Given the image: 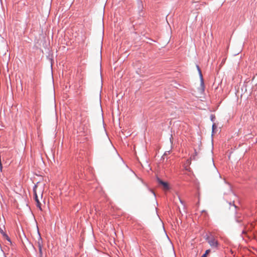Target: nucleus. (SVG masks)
<instances>
[{"instance_id":"6","label":"nucleus","mask_w":257,"mask_h":257,"mask_svg":"<svg viewBox=\"0 0 257 257\" xmlns=\"http://www.w3.org/2000/svg\"><path fill=\"white\" fill-rule=\"evenodd\" d=\"M37 243H38V247H40V246L41 247H43L42 238L41 237L39 238Z\"/></svg>"},{"instance_id":"8","label":"nucleus","mask_w":257,"mask_h":257,"mask_svg":"<svg viewBox=\"0 0 257 257\" xmlns=\"http://www.w3.org/2000/svg\"><path fill=\"white\" fill-rule=\"evenodd\" d=\"M210 252V249H207L205 251V252L204 254H205V257L207 256V255Z\"/></svg>"},{"instance_id":"5","label":"nucleus","mask_w":257,"mask_h":257,"mask_svg":"<svg viewBox=\"0 0 257 257\" xmlns=\"http://www.w3.org/2000/svg\"><path fill=\"white\" fill-rule=\"evenodd\" d=\"M197 67L198 70V71H199V73L200 74V78H201V84H200V92L202 93L204 91V82H203V77H202V75L201 74V70L199 68V66H197Z\"/></svg>"},{"instance_id":"2","label":"nucleus","mask_w":257,"mask_h":257,"mask_svg":"<svg viewBox=\"0 0 257 257\" xmlns=\"http://www.w3.org/2000/svg\"><path fill=\"white\" fill-rule=\"evenodd\" d=\"M208 242L209 245L214 247H216L218 246L217 240L213 236L208 237L207 238Z\"/></svg>"},{"instance_id":"11","label":"nucleus","mask_w":257,"mask_h":257,"mask_svg":"<svg viewBox=\"0 0 257 257\" xmlns=\"http://www.w3.org/2000/svg\"><path fill=\"white\" fill-rule=\"evenodd\" d=\"M178 198H179V200H180V202H181V203H183V201H182V200H181V199L179 197H178Z\"/></svg>"},{"instance_id":"1","label":"nucleus","mask_w":257,"mask_h":257,"mask_svg":"<svg viewBox=\"0 0 257 257\" xmlns=\"http://www.w3.org/2000/svg\"><path fill=\"white\" fill-rule=\"evenodd\" d=\"M89 124L87 118L82 119L81 124L79 127L80 132L83 133L84 135H86L90 133Z\"/></svg>"},{"instance_id":"3","label":"nucleus","mask_w":257,"mask_h":257,"mask_svg":"<svg viewBox=\"0 0 257 257\" xmlns=\"http://www.w3.org/2000/svg\"><path fill=\"white\" fill-rule=\"evenodd\" d=\"M37 186L35 185L34 186V189H33L34 196H35V200L37 203V206L38 207H39L40 210H42L41 206H40L41 203L40 202V201L39 200L38 196L37 193Z\"/></svg>"},{"instance_id":"7","label":"nucleus","mask_w":257,"mask_h":257,"mask_svg":"<svg viewBox=\"0 0 257 257\" xmlns=\"http://www.w3.org/2000/svg\"><path fill=\"white\" fill-rule=\"evenodd\" d=\"M39 251L40 253V257H42L43 256V252H42V247H41L40 246V247H39Z\"/></svg>"},{"instance_id":"4","label":"nucleus","mask_w":257,"mask_h":257,"mask_svg":"<svg viewBox=\"0 0 257 257\" xmlns=\"http://www.w3.org/2000/svg\"><path fill=\"white\" fill-rule=\"evenodd\" d=\"M157 181L158 183L162 185L163 187V188L164 190H168L169 189V184L167 182H164L162 180H161L159 178H157Z\"/></svg>"},{"instance_id":"9","label":"nucleus","mask_w":257,"mask_h":257,"mask_svg":"<svg viewBox=\"0 0 257 257\" xmlns=\"http://www.w3.org/2000/svg\"><path fill=\"white\" fill-rule=\"evenodd\" d=\"M216 128V125L215 124L212 125V132H214V129Z\"/></svg>"},{"instance_id":"10","label":"nucleus","mask_w":257,"mask_h":257,"mask_svg":"<svg viewBox=\"0 0 257 257\" xmlns=\"http://www.w3.org/2000/svg\"><path fill=\"white\" fill-rule=\"evenodd\" d=\"M187 163L189 165H190L191 164V160L188 159L187 160Z\"/></svg>"}]
</instances>
